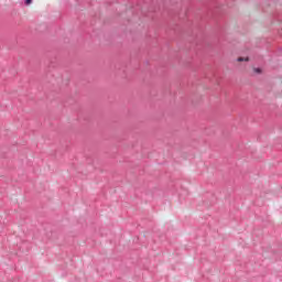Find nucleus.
<instances>
[{"mask_svg":"<svg viewBox=\"0 0 282 282\" xmlns=\"http://www.w3.org/2000/svg\"><path fill=\"white\" fill-rule=\"evenodd\" d=\"M243 61L248 62V61H250V58L249 57H238L237 58L238 63H243Z\"/></svg>","mask_w":282,"mask_h":282,"instance_id":"1","label":"nucleus"},{"mask_svg":"<svg viewBox=\"0 0 282 282\" xmlns=\"http://www.w3.org/2000/svg\"><path fill=\"white\" fill-rule=\"evenodd\" d=\"M24 1V6H32V0H23Z\"/></svg>","mask_w":282,"mask_h":282,"instance_id":"2","label":"nucleus"},{"mask_svg":"<svg viewBox=\"0 0 282 282\" xmlns=\"http://www.w3.org/2000/svg\"><path fill=\"white\" fill-rule=\"evenodd\" d=\"M253 72H254L256 74H261L262 70H261V68L258 67V68H253Z\"/></svg>","mask_w":282,"mask_h":282,"instance_id":"3","label":"nucleus"}]
</instances>
